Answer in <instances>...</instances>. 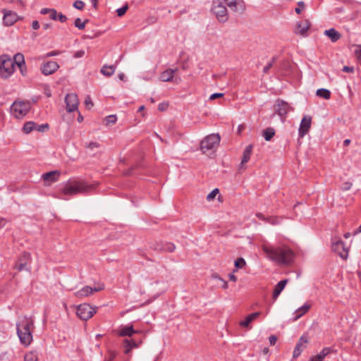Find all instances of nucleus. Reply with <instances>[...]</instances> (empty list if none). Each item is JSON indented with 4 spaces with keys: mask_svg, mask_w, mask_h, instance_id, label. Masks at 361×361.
Wrapping results in <instances>:
<instances>
[{
    "mask_svg": "<svg viewBox=\"0 0 361 361\" xmlns=\"http://www.w3.org/2000/svg\"><path fill=\"white\" fill-rule=\"evenodd\" d=\"M356 55L357 58L361 59V46L357 50H356Z\"/></svg>",
    "mask_w": 361,
    "mask_h": 361,
    "instance_id": "338daca9",
    "label": "nucleus"
},
{
    "mask_svg": "<svg viewBox=\"0 0 361 361\" xmlns=\"http://www.w3.org/2000/svg\"><path fill=\"white\" fill-rule=\"evenodd\" d=\"M245 264H246V262H245V259L242 257L238 258L235 261V267L237 269H241L243 267H245Z\"/></svg>",
    "mask_w": 361,
    "mask_h": 361,
    "instance_id": "58836bf2",
    "label": "nucleus"
},
{
    "mask_svg": "<svg viewBox=\"0 0 361 361\" xmlns=\"http://www.w3.org/2000/svg\"><path fill=\"white\" fill-rule=\"evenodd\" d=\"M219 190L218 188L214 189L212 191H211L207 196V200L208 201L213 200L216 195L219 193Z\"/></svg>",
    "mask_w": 361,
    "mask_h": 361,
    "instance_id": "ea45409f",
    "label": "nucleus"
},
{
    "mask_svg": "<svg viewBox=\"0 0 361 361\" xmlns=\"http://www.w3.org/2000/svg\"><path fill=\"white\" fill-rule=\"evenodd\" d=\"M4 18L3 21L4 23L6 26L12 25L14 23H16L18 20V16L16 13L13 12L11 11L4 10Z\"/></svg>",
    "mask_w": 361,
    "mask_h": 361,
    "instance_id": "6ab92c4d",
    "label": "nucleus"
},
{
    "mask_svg": "<svg viewBox=\"0 0 361 361\" xmlns=\"http://www.w3.org/2000/svg\"><path fill=\"white\" fill-rule=\"evenodd\" d=\"M223 96H224L223 93H214V94L210 95L209 99L210 100H214V99H215L216 98L222 97Z\"/></svg>",
    "mask_w": 361,
    "mask_h": 361,
    "instance_id": "864d4df0",
    "label": "nucleus"
},
{
    "mask_svg": "<svg viewBox=\"0 0 361 361\" xmlns=\"http://www.w3.org/2000/svg\"><path fill=\"white\" fill-rule=\"evenodd\" d=\"M275 135V130L272 128H267L262 132V136L266 141H269Z\"/></svg>",
    "mask_w": 361,
    "mask_h": 361,
    "instance_id": "2f4dec72",
    "label": "nucleus"
},
{
    "mask_svg": "<svg viewBox=\"0 0 361 361\" xmlns=\"http://www.w3.org/2000/svg\"><path fill=\"white\" fill-rule=\"evenodd\" d=\"M30 257V255L29 253H25L23 255L24 261L21 262L18 266L17 269L19 271H23V270H29V268L27 267V260H28ZM23 261V259H21Z\"/></svg>",
    "mask_w": 361,
    "mask_h": 361,
    "instance_id": "7c9ffc66",
    "label": "nucleus"
},
{
    "mask_svg": "<svg viewBox=\"0 0 361 361\" xmlns=\"http://www.w3.org/2000/svg\"><path fill=\"white\" fill-rule=\"evenodd\" d=\"M228 278L231 281L235 282L237 281L236 276L233 274H230Z\"/></svg>",
    "mask_w": 361,
    "mask_h": 361,
    "instance_id": "0e129e2a",
    "label": "nucleus"
},
{
    "mask_svg": "<svg viewBox=\"0 0 361 361\" xmlns=\"http://www.w3.org/2000/svg\"><path fill=\"white\" fill-rule=\"evenodd\" d=\"M307 343L308 337L305 335L302 336L294 349L293 355L294 357H298L301 354L302 350L306 348V345Z\"/></svg>",
    "mask_w": 361,
    "mask_h": 361,
    "instance_id": "a211bd4d",
    "label": "nucleus"
},
{
    "mask_svg": "<svg viewBox=\"0 0 361 361\" xmlns=\"http://www.w3.org/2000/svg\"><path fill=\"white\" fill-rule=\"evenodd\" d=\"M252 145H249L245 147V149L243 152V157H242V160H241V163H240L241 166L244 165L245 163H247L250 160V156L252 154Z\"/></svg>",
    "mask_w": 361,
    "mask_h": 361,
    "instance_id": "bb28decb",
    "label": "nucleus"
},
{
    "mask_svg": "<svg viewBox=\"0 0 361 361\" xmlns=\"http://www.w3.org/2000/svg\"><path fill=\"white\" fill-rule=\"evenodd\" d=\"M290 106L286 102L278 99L275 104V111L281 117L286 116L291 110Z\"/></svg>",
    "mask_w": 361,
    "mask_h": 361,
    "instance_id": "f8f14e48",
    "label": "nucleus"
},
{
    "mask_svg": "<svg viewBox=\"0 0 361 361\" xmlns=\"http://www.w3.org/2000/svg\"><path fill=\"white\" fill-rule=\"evenodd\" d=\"M85 147L87 149H90L91 151H93L94 149L99 148L100 147V145L98 142H92L86 145Z\"/></svg>",
    "mask_w": 361,
    "mask_h": 361,
    "instance_id": "79ce46f5",
    "label": "nucleus"
},
{
    "mask_svg": "<svg viewBox=\"0 0 361 361\" xmlns=\"http://www.w3.org/2000/svg\"><path fill=\"white\" fill-rule=\"evenodd\" d=\"M34 322L32 318L26 316L20 317L16 323L17 334L21 344L28 346L32 341V329Z\"/></svg>",
    "mask_w": 361,
    "mask_h": 361,
    "instance_id": "f03ea898",
    "label": "nucleus"
},
{
    "mask_svg": "<svg viewBox=\"0 0 361 361\" xmlns=\"http://www.w3.org/2000/svg\"><path fill=\"white\" fill-rule=\"evenodd\" d=\"M66 110L68 112H73L78 109L79 101L78 96L74 93L68 94L65 98Z\"/></svg>",
    "mask_w": 361,
    "mask_h": 361,
    "instance_id": "9d476101",
    "label": "nucleus"
},
{
    "mask_svg": "<svg viewBox=\"0 0 361 361\" xmlns=\"http://www.w3.org/2000/svg\"><path fill=\"white\" fill-rule=\"evenodd\" d=\"M116 357V353L114 351L109 350V358L108 360H105V361L112 360Z\"/></svg>",
    "mask_w": 361,
    "mask_h": 361,
    "instance_id": "4d7b16f0",
    "label": "nucleus"
},
{
    "mask_svg": "<svg viewBox=\"0 0 361 361\" xmlns=\"http://www.w3.org/2000/svg\"><path fill=\"white\" fill-rule=\"evenodd\" d=\"M116 71V66H114V65H111V66H106V65H104L102 69H101V73L104 75H106V76H111L112 75L114 72Z\"/></svg>",
    "mask_w": 361,
    "mask_h": 361,
    "instance_id": "c85d7f7f",
    "label": "nucleus"
},
{
    "mask_svg": "<svg viewBox=\"0 0 361 361\" xmlns=\"http://www.w3.org/2000/svg\"><path fill=\"white\" fill-rule=\"evenodd\" d=\"M353 186V183L349 182V181H346V182H344L341 187V189L343 191H347V190H350V188H352Z\"/></svg>",
    "mask_w": 361,
    "mask_h": 361,
    "instance_id": "37998d69",
    "label": "nucleus"
},
{
    "mask_svg": "<svg viewBox=\"0 0 361 361\" xmlns=\"http://www.w3.org/2000/svg\"><path fill=\"white\" fill-rule=\"evenodd\" d=\"M13 61H14V65L16 64L19 68H21L25 64L24 56L20 53L16 54Z\"/></svg>",
    "mask_w": 361,
    "mask_h": 361,
    "instance_id": "473e14b6",
    "label": "nucleus"
},
{
    "mask_svg": "<svg viewBox=\"0 0 361 361\" xmlns=\"http://www.w3.org/2000/svg\"><path fill=\"white\" fill-rule=\"evenodd\" d=\"M269 341L270 345H275V343L277 341V337L274 335H271L269 336Z\"/></svg>",
    "mask_w": 361,
    "mask_h": 361,
    "instance_id": "5fc2aeb1",
    "label": "nucleus"
},
{
    "mask_svg": "<svg viewBox=\"0 0 361 361\" xmlns=\"http://www.w3.org/2000/svg\"><path fill=\"white\" fill-rule=\"evenodd\" d=\"M167 105L166 104L161 103L159 104L158 106V109L159 111H164L166 109Z\"/></svg>",
    "mask_w": 361,
    "mask_h": 361,
    "instance_id": "680f3d73",
    "label": "nucleus"
},
{
    "mask_svg": "<svg viewBox=\"0 0 361 361\" xmlns=\"http://www.w3.org/2000/svg\"><path fill=\"white\" fill-rule=\"evenodd\" d=\"M14 71V61L8 55L0 57V75L4 78H8Z\"/></svg>",
    "mask_w": 361,
    "mask_h": 361,
    "instance_id": "20e7f679",
    "label": "nucleus"
},
{
    "mask_svg": "<svg viewBox=\"0 0 361 361\" xmlns=\"http://www.w3.org/2000/svg\"><path fill=\"white\" fill-rule=\"evenodd\" d=\"M136 331L133 329V325H128L121 327L118 335L121 336H131Z\"/></svg>",
    "mask_w": 361,
    "mask_h": 361,
    "instance_id": "393cba45",
    "label": "nucleus"
},
{
    "mask_svg": "<svg viewBox=\"0 0 361 361\" xmlns=\"http://www.w3.org/2000/svg\"><path fill=\"white\" fill-rule=\"evenodd\" d=\"M59 68V65L56 61H48L41 66V71L45 75H49L56 72Z\"/></svg>",
    "mask_w": 361,
    "mask_h": 361,
    "instance_id": "4468645a",
    "label": "nucleus"
},
{
    "mask_svg": "<svg viewBox=\"0 0 361 361\" xmlns=\"http://www.w3.org/2000/svg\"><path fill=\"white\" fill-rule=\"evenodd\" d=\"M30 109L29 102H14L11 106V112L16 118L24 117Z\"/></svg>",
    "mask_w": 361,
    "mask_h": 361,
    "instance_id": "423d86ee",
    "label": "nucleus"
},
{
    "mask_svg": "<svg viewBox=\"0 0 361 361\" xmlns=\"http://www.w3.org/2000/svg\"><path fill=\"white\" fill-rule=\"evenodd\" d=\"M343 71L346 73H353L354 71V68L345 66L343 68Z\"/></svg>",
    "mask_w": 361,
    "mask_h": 361,
    "instance_id": "13d9d810",
    "label": "nucleus"
},
{
    "mask_svg": "<svg viewBox=\"0 0 361 361\" xmlns=\"http://www.w3.org/2000/svg\"><path fill=\"white\" fill-rule=\"evenodd\" d=\"M311 121L310 116H305L302 118L299 128V135L300 137H303L307 133L311 126Z\"/></svg>",
    "mask_w": 361,
    "mask_h": 361,
    "instance_id": "f3484780",
    "label": "nucleus"
},
{
    "mask_svg": "<svg viewBox=\"0 0 361 361\" xmlns=\"http://www.w3.org/2000/svg\"><path fill=\"white\" fill-rule=\"evenodd\" d=\"M49 18L51 19V20H57V11L56 9L54 8H52V10L51 11V12L49 13Z\"/></svg>",
    "mask_w": 361,
    "mask_h": 361,
    "instance_id": "09e8293b",
    "label": "nucleus"
},
{
    "mask_svg": "<svg viewBox=\"0 0 361 361\" xmlns=\"http://www.w3.org/2000/svg\"><path fill=\"white\" fill-rule=\"evenodd\" d=\"M104 288V285H99L97 287L92 288L90 286H86L82 288L80 290L76 291L74 295L78 298H82L84 297H87L95 292L100 291L103 290Z\"/></svg>",
    "mask_w": 361,
    "mask_h": 361,
    "instance_id": "1a4fd4ad",
    "label": "nucleus"
},
{
    "mask_svg": "<svg viewBox=\"0 0 361 361\" xmlns=\"http://www.w3.org/2000/svg\"><path fill=\"white\" fill-rule=\"evenodd\" d=\"M32 27L34 30H37L39 28V23L37 20L32 21Z\"/></svg>",
    "mask_w": 361,
    "mask_h": 361,
    "instance_id": "bf43d9fd",
    "label": "nucleus"
},
{
    "mask_svg": "<svg viewBox=\"0 0 361 361\" xmlns=\"http://www.w3.org/2000/svg\"><path fill=\"white\" fill-rule=\"evenodd\" d=\"M123 345L125 348L124 353L126 354H128L133 348L138 347V344L134 340L126 339Z\"/></svg>",
    "mask_w": 361,
    "mask_h": 361,
    "instance_id": "cd10ccee",
    "label": "nucleus"
},
{
    "mask_svg": "<svg viewBox=\"0 0 361 361\" xmlns=\"http://www.w3.org/2000/svg\"><path fill=\"white\" fill-rule=\"evenodd\" d=\"M324 35L327 36L332 42H337L341 37V35L334 28L326 30L324 31Z\"/></svg>",
    "mask_w": 361,
    "mask_h": 361,
    "instance_id": "4be33fe9",
    "label": "nucleus"
},
{
    "mask_svg": "<svg viewBox=\"0 0 361 361\" xmlns=\"http://www.w3.org/2000/svg\"><path fill=\"white\" fill-rule=\"evenodd\" d=\"M298 7L295 8V11L297 14L301 13V9L305 7V3L302 1L298 2Z\"/></svg>",
    "mask_w": 361,
    "mask_h": 361,
    "instance_id": "de8ad7c7",
    "label": "nucleus"
},
{
    "mask_svg": "<svg viewBox=\"0 0 361 361\" xmlns=\"http://www.w3.org/2000/svg\"><path fill=\"white\" fill-rule=\"evenodd\" d=\"M94 189V185L87 184L85 181L70 180L63 185L61 192L63 195L72 196L79 193L87 194Z\"/></svg>",
    "mask_w": 361,
    "mask_h": 361,
    "instance_id": "7ed1b4c3",
    "label": "nucleus"
},
{
    "mask_svg": "<svg viewBox=\"0 0 361 361\" xmlns=\"http://www.w3.org/2000/svg\"><path fill=\"white\" fill-rule=\"evenodd\" d=\"M222 283L221 287L224 289H226L228 288V283L223 279L220 281Z\"/></svg>",
    "mask_w": 361,
    "mask_h": 361,
    "instance_id": "e2e57ef3",
    "label": "nucleus"
},
{
    "mask_svg": "<svg viewBox=\"0 0 361 361\" xmlns=\"http://www.w3.org/2000/svg\"><path fill=\"white\" fill-rule=\"evenodd\" d=\"M212 277L219 281H221L222 279L217 274H212Z\"/></svg>",
    "mask_w": 361,
    "mask_h": 361,
    "instance_id": "774afa93",
    "label": "nucleus"
},
{
    "mask_svg": "<svg viewBox=\"0 0 361 361\" xmlns=\"http://www.w3.org/2000/svg\"><path fill=\"white\" fill-rule=\"evenodd\" d=\"M177 70H178L177 68H175V69L169 68V69L164 71V72L161 73V74L160 75L161 80L164 81V82H169V81L172 80V79L173 78V74L175 72L177 71Z\"/></svg>",
    "mask_w": 361,
    "mask_h": 361,
    "instance_id": "b1692460",
    "label": "nucleus"
},
{
    "mask_svg": "<svg viewBox=\"0 0 361 361\" xmlns=\"http://www.w3.org/2000/svg\"><path fill=\"white\" fill-rule=\"evenodd\" d=\"M6 220L4 218H0V227H4L6 224Z\"/></svg>",
    "mask_w": 361,
    "mask_h": 361,
    "instance_id": "69168bd1",
    "label": "nucleus"
},
{
    "mask_svg": "<svg viewBox=\"0 0 361 361\" xmlns=\"http://www.w3.org/2000/svg\"><path fill=\"white\" fill-rule=\"evenodd\" d=\"M332 250L343 259H345L348 255V248L342 240H337L332 243Z\"/></svg>",
    "mask_w": 361,
    "mask_h": 361,
    "instance_id": "9b49d317",
    "label": "nucleus"
},
{
    "mask_svg": "<svg viewBox=\"0 0 361 361\" xmlns=\"http://www.w3.org/2000/svg\"><path fill=\"white\" fill-rule=\"evenodd\" d=\"M60 176V172L58 171H52L42 175V178L49 183H54L58 180Z\"/></svg>",
    "mask_w": 361,
    "mask_h": 361,
    "instance_id": "aec40b11",
    "label": "nucleus"
},
{
    "mask_svg": "<svg viewBox=\"0 0 361 361\" xmlns=\"http://www.w3.org/2000/svg\"><path fill=\"white\" fill-rule=\"evenodd\" d=\"M57 20L61 23H64L67 20V17L63 13H60L57 15Z\"/></svg>",
    "mask_w": 361,
    "mask_h": 361,
    "instance_id": "3c124183",
    "label": "nucleus"
},
{
    "mask_svg": "<svg viewBox=\"0 0 361 361\" xmlns=\"http://www.w3.org/2000/svg\"><path fill=\"white\" fill-rule=\"evenodd\" d=\"M310 23L308 20H305L303 21H300L297 23L296 29L295 30V33L296 35H300L302 36H307V31L310 27Z\"/></svg>",
    "mask_w": 361,
    "mask_h": 361,
    "instance_id": "dca6fc26",
    "label": "nucleus"
},
{
    "mask_svg": "<svg viewBox=\"0 0 361 361\" xmlns=\"http://www.w3.org/2000/svg\"><path fill=\"white\" fill-rule=\"evenodd\" d=\"M151 248L159 252H172L175 250L176 246L171 243H155L151 245Z\"/></svg>",
    "mask_w": 361,
    "mask_h": 361,
    "instance_id": "ddd939ff",
    "label": "nucleus"
},
{
    "mask_svg": "<svg viewBox=\"0 0 361 361\" xmlns=\"http://www.w3.org/2000/svg\"><path fill=\"white\" fill-rule=\"evenodd\" d=\"M287 283H288V279H284V280L280 281L276 285L274 292H273V295H272L274 300H276L279 297V295H280L281 291L283 290V288H285Z\"/></svg>",
    "mask_w": 361,
    "mask_h": 361,
    "instance_id": "5701e85b",
    "label": "nucleus"
},
{
    "mask_svg": "<svg viewBox=\"0 0 361 361\" xmlns=\"http://www.w3.org/2000/svg\"><path fill=\"white\" fill-rule=\"evenodd\" d=\"M224 2L235 12H243L245 10V5L243 0H223Z\"/></svg>",
    "mask_w": 361,
    "mask_h": 361,
    "instance_id": "2eb2a0df",
    "label": "nucleus"
},
{
    "mask_svg": "<svg viewBox=\"0 0 361 361\" xmlns=\"http://www.w3.org/2000/svg\"><path fill=\"white\" fill-rule=\"evenodd\" d=\"M275 61V57L272 58L271 59V61H270L269 63H268L263 68V72L264 73H268V71H269V69L273 66V64Z\"/></svg>",
    "mask_w": 361,
    "mask_h": 361,
    "instance_id": "c03bdc74",
    "label": "nucleus"
},
{
    "mask_svg": "<svg viewBox=\"0 0 361 361\" xmlns=\"http://www.w3.org/2000/svg\"><path fill=\"white\" fill-rule=\"evenodd\" d=\"M85 104L87 109H90L93 106V103L92 102L91 97L90 96H87L85 99Z\"/></svg>",
    "mask_w": 361,
    "mask_h": 361,
    "instance_id": "49530a36",
    "label": "nucleus"
},
{
    "mask_svg": "<svg viewBox=\"0 0 361 361\" xmlns=\"http://www.w3.org/2000/svg\"><path fill=\"white\" fill-rule=\"evenodd\" d=\"M212 11L219 22L225 23L228 20V11L221 0H214L213 1Z\"/></svg>",
    "mask_w": 361,
    "mask_h": 361,
    "instance_id": "39448f33",
    "label": "nucleus"
},
{
    "mask_svg": "<svg viewBox=\"0 0 361 361\" xmlns=\"http://www.w3.org/2000/svg\"><path fill=\"white\" fill-rule=\"evenodd\" d=\"M334 352L331 348H324L319 354L312 357L309 361H322L326 356Z\"/></svg>",
    "mask_w": 361,
    "mask_h": 361,
    "instance_id": "412c9836",
    "label": "nucleus"
},
{
    "mask_svg": "<svg viewBox=\"0 0 361 361\" xmlns=\"http://www.w3.org/2000/svg\"><path fill=\"white\" fill-rule=\"evenodd\" d=\"M220 142V136L219 134H211L204 138L200 142V149L203 153H206L207 151L213 149L217 147Z\"/></svg>",
    "mask_w": 361,
    "mask_h": 361,
    "instance_id": "0eeeda50",
    "label": "nucleus"
},
{
    "mask_svg": "<svg viewBox=\"0 0 361 361\" xmlns=\"http://www.w3.org/2000/svg\"><path fill=\"white\" fill-rule=\"evenodd\" d=\"M85 51L84 50H78L75 52L74 57L75 58H81L85 56Z\"/></svg>",
    "mask_w": 361,
    "mask_h": 361,
    "instance_id": "603ef678",
    "label": "nucleus"
},
{
    "mask_svg": "<svg viewBox=\"0 0 361 361\" xmlns=\"http://www.w3.org/2000/svg\"><path fill=\"white\" fill-rule=\"evenodd\" d=\"M310 308V305L309 304H305L302 307H299L296 311V316L294 318V320L298 319L300 317H302L305 313H306Z\"/></svg>",
    "mask_w": 361,
    "mask_h": 361,
    "instance_id": "c756f323",
    "label": "nucleus"
},
{
    "mask_svg": "<svg viewBox=\"0 0 361 361\" xmlns=\"http://www.w3.org/2000/svg\"><path fill=\"white\" fill-rule=\"evenodd\" d=\"M316 94L318 97L325 99H329L331 97V92L329 90L324 88L317 90Z\"/></svg>",
    "mask_w": 361,
    "mask_h": 361,
    "instance_id": "72a5a7b5",
    "label": "nucleus"
},
{
    "mask_svg": "<svg viewBox=\"0 0 361 361\" xmlns=\"http://www.w3.org/2000/svg\"><path fill=\"white\" fill-rule=\"evenodd\" d=\"M259 312H256L247 315L244 321L240 322V325L243 327H248L250 323L252 322L254 319L258 317L260 315Z\"/></svg>",
    "mask_w": 361,
    "mask_h": 361,
    "instance_id": "a878e982",
    "label": "nucleus"
},
{
    "mask_svg": "<svg viewBox=\"0 0 361 361\" xmlns=\"http://www.w3.org/2000/svg\"><path fill=\"white\" fill-rule=\"evenodd\" d=\"M262 249L269 259L277 264L288 265L293 261L294 253L287 247H274L264 244Z\"/></svg>",
    "mask_w": 361,
    "mask_h": 361,
    "instance_id": "f257e3e1",
    "label": "nucleus"
},
{
    "mask_svg": "<svg viewBox=\"0 0 361 361\" xmlns=\"http://www.w3.org/2000/svg\"><path fill=\"white\" fill-rule=\"evenodd\" d=\"M48 128H49V125L47 123L42 124V125H39L37 126H36V129L39 132H43L45 130V129H48Z\"/></svg>",
    "mask_w": 361,
    "mask_h": 361,
    "instance_id": "8fccbe9b",
    "label": "nucleus"
},
{
    "mask_svg": "<svg viewBox=\"0 0 361 361\" xmlns=\"http://www.w3.org/2000/svg\"><path fill=\"white\" fill-rule=\"evenodd\" d=\"M128 6L127 4L123 6L121 8H118L116 10V13H117L118 16H119V17L123 16L126 13V12L128 10Z\"/></svg>",
    "mask_w": 361,
    "mask_h": 361,
    "instance_id": "a19ab883",
    "label": "nucleus"
},
{
    "mask_svg": "<svg viewBox=\"0 0 361 361\" xmlns=\"http://www.w3.org/2000/svg\"><path fill=\"white\" fill-rule=\"evenodd\" d=\"M59 51H50V52H48L45 54L44 57H51V56H57L59 54Z\"/></svg>",
    "mask_w": 361,
    "mask_h": 361,
    "instance_id": "6e6d98bb",
    "label": "nucleus"
},
{
    "mask_svg": "<svg viewBox=\"0 0 361 361\" xmlns=\"http://www.w3.org/2000/svg\"><path fill=\"white\" fill-rule=\"evenodd\" d=\"M73 6L78 10H82L85 6V4L82 1H76L74 2Z\"/></svg>",
    "mask_w": 361,
    "mask_h": 361,
    "instance_id": "a18cd8bd",
    "label": "nucleus"
},
{
    "mask_svg": "<svg viewBox=\"0 0 361 361\" xmlns=\"http://www.w3.org/2000/svg\"><path fill=\"white\" fill-rule=\"evenodd\" d=\"M106 124H114L117 121V117L116 115H109L105 117L104 118Z\"/></svg>",
    "mask_w": 361,
    "mask_h": 361,
    "instance_id": "e433bc0d",
    "label": "nucleus"
},
{
    "mask_svg": "<svg viewBox=\"0 0 361 361\" xmlns=\"http://www.w3.org/2000/svg\"><path fill=\"white\" fill-rule=\"evenodd\" d=\"M36 128V123L33 121L26 122L23 128V130L25 133H30L34 129Z\"/></svg>",
    "mask_w": 361,
    "mask_h": 361,
    "instance_id": "f704fd0d",
    "label": "nucleus"
},
{
    "mask_svg": "<svg viewBox=\"0 0 361 361\" xmlns=\"http://www.w3.org/2000/svg\"><path fill=\"white\" fill-rule=\"evenodd\" d=\"M87 20L82 22L80 18H78L75 20L74 25L79 30H83L85 27V24Z\"/></svg>",
    "mask_w": 361,
    "mask_h": 361,
    "instance_id": "4c0bfd02",
    "label": "nucleus"
},
{
    "mask_svg": "<svg viewBox=\"0 0 361 361\" xmlns=\"http://www.w3.org/2000/svg\"><path fill=\"white\" fill-rule=\"evenodd\" d=\"M37 355L35 352H29L25 355V361H37Z\"/></svg>",
    "mask_w": 361,
    "mask_h": 361,
    "instance_id": "c9c22d12",
    "label": "nucleus"
},
{
    "mask_svg": "<svg viewBox=\"0 0 361 361\" xmlns=\"http://www.w3.org/2000/svg\"><path fill=\"white\" fill-rule=\"evenodd\" d=\"M51 10H52V8H44L40 11V13L42 15L48 14L51 12Z\"/></svg>",
    "mask_w": 361,
    "mask_h": 361,
    "instance_id": "052dcab7",
    "label": "nucleus"
},
{
    "mask_svg": "<svg viewBox=\"0 0 361 361\" xmlns=\"http://www.w3.org/2000/svg\"><path fill=\"white\" fill-rule=\"evenodd\" d=\"M97 307H92L87 303H83L77 307L76 314L80 319L87 321L97 312Z\"/></svg>",
    "mask_w": 361,
    "mask_h": 361,
    "instance_id": "6e6552de",
    "label": "nucleus"
}]
</instances>
